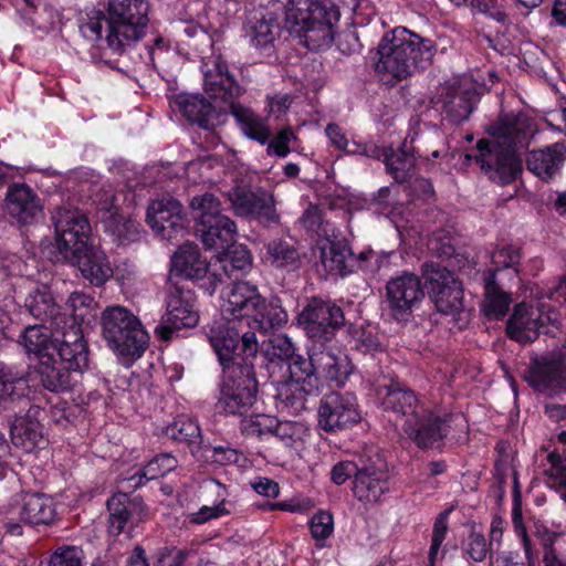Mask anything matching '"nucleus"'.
<instances>
[{"label":"nucleus","instance_id":"nucleus-1","mask_svg":"<svg viewBox=\"0 0 566 566\" xmlns=\"http://www.w3.org/2000/svg\"><path fill=\"white\" fill-rule=\"evenodd\" d=\"M210 344L223 366V380L218 408L226 413L241 415L256 398V380L252 371V359L259 352L254 333L240 336L229 324H217L210 328Z\"/></svg>","mask_w":566,"mask_h":566},{"label":"nucleus","instance_id":"nucleus-2","mask_svg":"<svg viewBox=\"0 0 566 566\" xmlns=\"http://www.w3.org/2000/svg\"><path fill=\"white\" fill-rule=\"evenodd\" d=\"M532 132L526 115L510 114L490 129V140L478 143V161L491 180L506 185L516 178L522 163L520 149L527 146Z\"/></svg>","mask_w":566,"mask_h":566},{"label":"nucleus","instance_id":"nucleus-3","mask_svg":"<svg viewBox=\"0 0 566 566\" xmlns=\"http://www.w3.org/2000/svg\"><path fill=\"white\" fill-rule=\"evenodd\" d=\"M436 52L433 41L406 28H395L385 33L378 44L375 72L382 82L395 84L430 65Z\"/></svg>","mask_w":566,"mask_h":566},{"label":"nucleus","instance_id":"nucleus-4","mask_svg":"<svg viewBox=\"0 0 566 566\" xmlns=\"http://www.w3.org/2000/svg\"><path fill=\"white\" fill-rule=\"evenodd\" d=\"M147 13L145 0H108L106 17L101 11H93L81 25V33L91 42L102 40L105 33L108 46L119 51L144 35Z\"/></svg>","mask_w":566,"mask_h":566},{"label":"nucleus","instance_id":"nucleus-5","mask_svg":"<svg viewBox=\"0 0 566 566\" xmlns=\"http://www.w3.org/2000/svg\"><path fill=\"white\" fill-rule=\"evenodd\" d=\"M378 399L384 409L401 418V428L420 448L440 444L446 436L448 420L441 419L419 403L415 394L397 380L379 386Z\"/></svg>","mask_w":566,"mask_h":566},{"label":"nucleus","instance_id":"nucleus-6","mask_svg":"<svg viewBox=\"0 0 566 566\" xmlns=\"http://www.w3.org/2000/svg\"><path fill=\"white\" fill-rule=\"evenodd\" d=\"M220 311L224 319L245 323L260 332L280 328L287 322V313L281 304L268 301L256 285L247 281L235 282L221 293Z\"/></svg>","mask_w":566,"mask_h":566},{"label":"nucleus","instance_id":"nucleus-7","mask_svg":"<svg viewBox=\"0 0 566 566\" xmlns=\"http://www.w3.org/2000/svg\"><path fill=\"white\" fill-rule=\"evenodd\" d=\"M339 18L331 0H289L284 28L310 50H319L332 44Z\"/></svg>","mask_w":566,"mask_h":566},{"label":"nucleus","instance_id":"nucleus-8","mask_svg":"<svg viewBox=\"0 0 566 566\" xmlns=\"http://www.w3.org/2000/svg\"><path fill=\"white\" fill-rule=\"evenodd\" d=\"M102 335L118 360L130 366L149 344V335L140 319L120 305L106 307L101 315Z\"/></svg>","mask_w":566,"mask_h":566},{"label":"nucleus","instance_id":"nucleus-9","mask_svg":"<svg viewBox=\"0 0 566 566\" xmlns=\"http://www.w3.org/2000/svg\"><path fill=\"white\" fill-rule=\"evenodd\" d=\"M88 366L87 345L78 328L66 331L54 353L39 359L38 373L43 386L53 392L65 391L75 381L73 373H82Z\"/></svg>","mask_w":566,"mask_h":566},{"label":"nucleus","instance_id":"nucleus-10","mask_svg":"<svg viewBox=\"0 0 566 566\" xmlns=\"http://www.w3.org/2000/svg\"><path fill=\"white\" fill-rule=\"evenodd\" d=\"M193 218L202 227L201 240L207 249H220L237 237L235 223L222 214L219 200L211 193L196 196L190 201Z\"/></svg>","mask_w":566,"mask_h":566},{"label":"nucleus","instance_id":"nucleus-11","mask_svg":"<svg viewBox=\"0 0 566 566\" xmlns=\"http://www.w3.org/2000/svg\"><path fill=\"white\" fill-rule=\"evenodd\" d=\"M287 379L277 387V400L281 409L298 413L305 409L306 398L317 392V376L311 357L298 353L286 364Z\"/></svg>","mask_w":566,"mask_h":566},{"label":"nucleus","instance_id":"nucleus-12","mask_svg":"<svg viewBox=\"0 0 566 566\" xmlns=\"http://www.w3.org/2000/svg\"><path fill=\"white\" fill-rule=\"evenodd\" d=\"M52 221L55 230V247L64 261L76 256L95 243L88 219L77 208L71 206L57 208L52 216Z\"/></svg>","mask_w":566,"mask_h":566},{"label":"nucleus","instance_id":"nucleus-13","mask_svg":"<svg viewBox=\"0 0 566 566\" xmlns=\"http://www.w3.org/2000/svg\"><path fill=\"white\" fill-rule=\"evenodd\" d=\"M423 277L436 308L453 318H468L463 302V287L453 274L438 263L423 265Z\"/></svg>","mask_w":566,"mask_h":566},{"label":"nucleus","instance_id":"nucleus-14","mask_svg":"<svg viewBox=\"0 0 566 566\" xmlns=\"http://www.w3.org/2000/svg\"><path fill=\"white\" fill-rule=\"evenodd\" d=\"M119 196L105 190L96 201L95 217L104 232L117 244L134 242L139 237V224L119 205Z\"/></svg>","mask_w":566,"mask_h":566},{"label":"nucleus","instance_id":"nucleus-15","mask_svg":"<svg viewBox=\"0 0 566 566\" xmlns=\"http://www.w3.org/2000/svg\"><path fill=\"white\" fill-rule=\"evenodd\" d=\"M546 323L553 325L559 323V314L549 305L543 303L538 307H533L526 303H520L514 307L506 323V334L520 344L531 343L538 337L541 328Z\"/></svg>","mask_w":566,"mask_h":566},{"label":"nucleus","instance_id":"nucleus-16","mask_svg":"<svg viewBox=\"0 0 566 566\" xmlns=\"http://www.w3.org/2000/svg\"><path fill=\"white\" fill-rule=\"evenodd\" d=\"M361 419L357 399L350 392H329L321 399L317 424L326 432L348 429Z\"/></svg>","mask_w":566,"mask_h":566},{"label":"nucleus","instance_id":"nucleus-17","mask_svg":"<svg viewBox=\"0 0 566 566\" xmlns=\"http://www.w3.org/2000/svg\"><path fill=\"white\" fill-rule=\"evenodd\" d=\"M298 323L311 338L327 340L343 325L344 313L328 301L313 298L300 313Z\"/></svg>","mask_w":566,"mask_h":566},{"label":"nucleus","instance_id":"nucleus-18","mask_svg":"<svg viewBox=\"0 0 566 566\" xmlns=\"http://www.w3.org/2000/svg\"><path fill=\"white\" fill-rule=\"evenodd\" d=\"M146 222L153 232L163 240H172L186 229L182 206L172 197H161L150 201Z\"/></svg>","mask_w":566,"mask_h":566},{"label":"nucleus","instance_id":"nucleus-19","mask_svg":"<svg viewBox=\"0 0 566 566\" xmlns=\"http://www.w3.org/2000/svg\"><path fill=\"white\" fill-rule=\"evenodd\" d=\"M198 321L195 294L190 290L172 286L167 297L166 313L160 326L161 337L168 338L172 329L195 327Z\"/></svg>","mask_w":566,"mask_h":566},{"label":"nucleus","instance_id":"nucleus-20","mask_svg":"<svg viewBox=\"0 0 566 566\" xmlns=\"http://www.w3.org/2000/svg\"><path fill=\"white\" fill-rule=\"evenodd\" d=\"M476 102L478 93L473 83L463 78L442 85L434 103L451 122L460 123L469 118Z\"/></svg>","mask_w":566,"mask_h":566},{"label":"nucleus","instance_id":"nucleus-21","mask_svg":"<svg viewBox=\"0 0 566 566\" xmlns=\"http://www.w3.org/2000/svg\"><path fill=\"white\" fill-rule=\"evenodd\" d=\"M234 213L239 217L253 216L259 221L277 222L279 214L272 193L264 190L251 191L244 187H234L228 192Z\"/></svg>","mask_w":566,"mask_h":566},{"label":"nucleus","instance_id":"nucleus-22","mask_svg":"<svg viewBox=\"0 0 566 566\" xmlns=\"http://www.w3.org/2000/svg\"><path fill=\"white\" fill-rule=\"evenodd\" d=\"M235 238L226 244L212 260L210 283L206 286V293L212 295L224 277H230L234 272H245L252 266V255L243 244H235Z\"/></svg>","mask_w":566,"mask_h":566},{"label":"nucleus","instance_id":"nucleus-23","mask_svg":"<svg viewBox=\"0 0 566 566\" xmlns=\"http://www.w3.org/2000/svg\"><path fill=\"white\" fill-rule=\"evenodd\" d=\"M212 261L208 262L197 244L186 242L178 247L170 258V279L181 277L192 282L203 281L201 287L210 283Z\"/></svg>","mask_w":566,"mask_h":566},{"label":"nucleus","instance_id":"nucleus-24","mask_svg":"<svg viewBox=\"0 0 566 566\" xmlns=\"http://www.w3.org/2000/svg\"><path fill=\"white\" fill-rule=\"evenodd\" d=\"M386 289L389 310L397 319L405 318L423 297L419 277L410 273L391 279Z\"/></svg>","mask_w":566,"mask_h":566},{"label":"nucleus","instance_id":"nucleus-25","mask_svg":"<svg viewBox=\"0 0 566 566\" xmlns=\"http://www.w3.org/2000/svg\"><path fill=\"white\" fill-rule=\"evenodd\" d=\"M311 359L317 376V389L319 388V379L335 382L337 386L344 385L353 370L352 363L346 354L324 345L313 346Z\"/></svg>","mask_w":566,"mask_h":566},{"label":"nucleus","instance_id":"nucleus-26","mask_svg":"<svg viewBox=\"0 0 566 566\" xmlns=\"http://www.w3.org/2000/svg\"><path fill=\"white\" fill-rule=\"evenodd\" d=\"M203 87L212 98L229 101L241 95V88L228 72L220 56L212 55L202 62Z\"/></svg>","mask_w":566,"mask_h":566},{"label":"nucleus","instance_id":"nucleus-27","mask_svg":"<svg viewBox=\"0 0 566 566\" xmlns=\"http://www.w3.org/2000/svg\"><path fill=\"white\" fill-rule=\"evenodd\" d=\"M8 213L19 223L31 224L42 216V203L38 195L25 184L11 185L6 195Z\"/></svg>","mask_w":566,"mask_h":566},{"label":"nucleus","instance_id":"nucleus-28","mask_svg":"<svg viewBox=\"0 0 566 566\" xmlns=\"http://www.w3.org/2000/svg\"><path fill=\"white\" fill-rule=\"evenodd\" d=\"M109 511L108 531L112 535H119L126 524L137 525L145 517V505L138 497H129L126 493L114 494L107 501Z\"/></svg>","mask_w":566,"mask_h":566},{"label":"nucleus","instance_id":"nucleus-29","mask_svg":"<svg viewBox=\"0 0 566 566\" xmlns=\"http://www.w3.org/2000/svg\"><path fill=\"white\" fill-rule=\"evenodd\" d=\"M66 262L76 265L83 279L94 286L104 285L113 276V268L108 258L95 243Z\"/></svg>","mask_w":566,"mask_h":566},{"label":"nucleus","instance_id":"nucleus-30","mask_svg":"<svg viewBox=\"0 0 566 566\" xmlns=\"http://www.w3.org/2000/svg\"><path fill=\"white\" fill-rule=\"evenodd\" d=\"M13 4L32 30L49 32L60 22V13L44 0H13Z\"/></svg>","mask_w":566,"mask_h":566},{"label":"nucleus","instance_id":"nucleus-31","mask_svg":"<svg viewBox=\"0 0 566 566\" xmlns=\"http://www.w3.org/2000/svg\"><path fill=\"white\" fill-rule=\"evenodd\" d=\"M11 440L15 447L25 452L42 449L46 444L48 440L41 423L35 418V411L29 410L25 416L14 419L11 426Z\"/></svg>","mask_w":566,"mask_h":566},{"label":"nucleus","instance_id":"nucleus-32","mask_svg":"<svg viewBox=\"0 0 566 566\" xmlns=\"http://www.w3.org/2000/svg\"><path fill=\"white\" fill-rule=\"evenodd\" d=\"M175 104L188 120L201 128L211 129L220 123L221 113L200 95L181 94Z\"/></svg>","mask_w":566,"mask_h":566},{"label":"nucleus","instance_id":"nucleus-33","mask_svg":"<svg viewBox=\"0 0 566 566\" xmlns=\"http://www.w3.org/2000/svg\"><path fill=\"white\" fill-rule=\"evenodd\" d=\"M526 380L538 392L554 395L566 391V370L557 364H536L526 375Z\"/></svg>","mask_w":566,"mask_h":566},{"label":"nucleus","instance_id":"nucleus-34","mask_svg":"<svg viewBox=\"0 0 566 566\" xmlns=\"http://www.w3.org/2000/svg\"><path fill=\"white\" fill-rule=\"evenodd\" d=\"M566 157V144L556 143L553 146L531 151L526 158L527 168L543 180H549L559 169Z\"/></svg>","mask_w":566,"mask_h":566},{"label":"nucleus","instance_id":"nucleus-35","mask_svg":"<svg viewBox=\"0 0 566 566\" xmlns=\"http://www.w3.org/2000/svg\"><path fill=\"white\" fill-rule=\"evenodd\" d=\"M321 261L329 274L344 276L352 271L353 253L344 240L321 243Z\"/></svg>","mask_w":566,"mask_h":566},{"label":"nucleus","instance_id":"nucleus-36","mask_svg":"<svg viewBox=\"0 0 566 566\" xmlns=\"http://www.w3.org/2000/svg\"><path fill=\"white\" fill-rule=\"evenodd\" d=\"M20 518L29 524H50L56 511L53 500L44 494H24L20 503Z\"/></svg>","mask_w":566,"mask_h":566},{"label":"nucleus","instance_id":"nucleus-37","mask_svg":"<svg viewBox=\"0 0 566 566\" xmlns=\"http://www.w3.org/2000/svg\"><path fill=\"white\" fill-rule=\"evenodd\" d=\"M387 490L386 474L378 469L364 468L354 481V495L364 503H376Z\"/></svg>","mask_w":566,"mask_h":566},{"label":"nucleus","instance_id":"nucleus-38","mask_svg":"<svg viewBox=\"0 0 566 566\" xmlns=\"http://www.w3.org/2000/svg\"><path fill=\"white\" fill-rule=\"evenodd\" d=\"M231 113L245 137L256 140L261 145L268 144L271 129L265 118L241 105H232Z\"/></svg>","mask_w":566,"mask_h":566},{"label":"nucleus","instance_id":"nucleus-39","mask_svg":"<svg viewBox=\"0 0 566 566\" xmlns=\"http://www.w3.org/2000/svg\"><path fill=\"white\" fill-rule=\"evenodd\" d=\"M280 27L272 12L260 13L249 21L247 35L251 44L259 50L266 51L279 35Z\"/></svg>","mask_w":566,"mask_h":566},{"label":"nucleus","instance_id":"nucleus-40","mask_svg":"<svg viewBox=\"0 0 566 566\" xmlns=\"http://www.w3.org/2000/svg\"><path fill=\"white\" fill-rule=\"evenodd\" d=\"M24 306L40 319H51L59 326V306L46 285L35 286L25 297Z\"/></svg>","mask_w":566,"mask_h":566},{"label":"nucleus","instance_id":"nucleus-41","mask_svg":"<svg viewBox=\"0 0 566 566\" xmlns=\"http://www.w3.org/2000/svg\"><path fill=\"white\" fill-rule=\"evenodd\" d=\"M208 485L216 489L219 501L213 505H203L197 512L190 513L188 521L191 524L201 525L211 520L227 516L232 511V504L228 501V489L217 480H210Z\"/></svg>","mask_w":566,"mask_h":566},{"label":"nucleus","instance_id":"nucleus-42","mask_svg":"<svg viewBox=\"0 0 566 566\" xmlns=\"http://www.w3.org/2000/svg\"><path fill=\"white\" fill-rule=\"evenodd\" d=\"M178 465V461L170 453H161L154 457L143 469L126 478L129 488L136 489L146 481L155 480L171 472Z\"/></svg>","mask_w":566,"mask_h":566},{"label":"nucleus","instance_id":"nucleus-43","mask_svg":"<svg viewBox=\"0 0 566 566\" xmlns=\"http://www.w3.org/2000/svg\"><path fill=\"white\" fill-rule=\"evenodd\" d=\"M512 303L510 294L503 292L495 283L494 275L490 273L484 280V301L482 312L489 318L504 316Z\"/></svg>","mask_w":566,"mask_h":566},{"label":"nucleus","instance_id":"nucleus-44","mask_svg":"<svg viewBox=\"0 0 566 566\" xmlns=\"http://www.w3.org/2000/svg\"><path fill=\"white\" fill-rule=\"evenodd\" d=\"M22 345L28 353H33L39 359L44 355L56 352L55 345L52 343V332L43 325H33L24 329L22 336Z\"/></svg>","mask_w":566,"mask_h":566},{"label":"nucleus","instance_id":"nucleus-45","mask_svg":"<svg viewBox=\"0 0 566 566\" xmlns=\"http://www.w3.org/2000/svg\"><path fill=\"white\" fill-rule=\"evenodd\" d=\"M545 475L549 488L554 489L560 499L566 502V452H551L547 454Z\"/></svg>","mask_w":566,"mask_h":566},{"label":"nucleus","instance_id":"nucleus-46","mask_svg":"<svg viewBox=\"0 0 566 566\" xmlns=\"http://www.w3.org/2000/svg\"><path fill=\"white\" fill-rule=\"evenodd\" d=\"M67 310L71 312L73 322L67 331L81 328V324L94 316V297L83 292H73L66 302ZM83 334V332H81Z\"/></svg>","mask_w":566,"mask_h":566},{"label":"nucleus","instance_id":"nucleus-47","mask_svg":"<svg viewBox=\"0 0 566 566\" xmlns=\"http://www.w3.org/2000/svg\"><path fill=\"white\" fill-rule=\"evenodd\" d=\"M277 419L270 415H252L241 420V431L247 437H254L261 440L272 437Z\"/></svg>","mask_w":566,"mask_h":566},{"label":"nucleus","instance_id":"nucleus-48","mask_svg":"<svg viewBox=\"0 0 566 566\" xmlns=\"http://www.w3.org/2000/svg\"><path fill=\"white\" fill-rule=\"evenodd\" d=\"M272 436L276 437L285 447L298 449L308 436V430L301 422L277 420Z\"/></svg>","mask_w":566,"mask_h":566},{"label":"nucleus","instance_id":"nucleus-49","mask_svg":"<svg viewBox=\"0 0 566 566\" xmlns=\"http://www.w3.org/2000/svg\"><path fill=\"white\" fill-rule=\"evenodd\" d=\"M27 389L28 381L22 375L0 364V400L23 396Z\"/></svg>","mask_w":566,"mask_h":566},{"label":"nucleus","instance_id":"nucleus-50","mask_svg":"<svg viewBox=\"0 0 566 566\" xmlns=\"http://www.w3.org/2000/svg\"><path fill=\"white\" fill-rule=\"evenodd\" d=\"M266 261L276 268H295L298 253L284 241H272L266 245Z\"/></svg>","mask_w":566,"mask_h":566},{"label":"nucleus","instance_id":"nucleus-51","mask_svg":"<svg viewBox=\"0 0 566 566\" xmlns=\"http://www.w3.org/2000/svg\"><path fill=\"white\" fill-rule=\"evenodd\" d=\"M165 434L177 441L192 443L200 438V428L193 419L180 416L166 427Z\"/></svg>","mask_w":566,"mask_h":566},{"label":"nucleus","instance_id":"nucleus-52","mask_svg":"<svg viewBox=\"0 0 566 566\" xmlns=\"http://www.w3.org/2000/svg\"><path fill=\"white\" fill-rule=\"evenodd\" d=\"M449 511H444L438 515L434 521L432 539L429 549V565L437 566L444 557V549H441V545L446 538L448 532V517Z\"/></svg>","mask_w":566,"mask_h":566},{"label":"nucleus","instance_id":"nucleus-53","mask_svg":"<svg viewBox=\"0 0 566 566\" xmlns=\"http://www.w3.org/2000/svg\"><path fill=\"white\" fill-rule=\"evenodd\" d=\"M385 164L395 180L402 182L413 168L415 159L402 150L386 154Z\"/></svg>","mask_w":566,"mask_h":566},{"label":"nucleus","instance_id":"nucleus-54","mask_svg":"<svg viewBox=\"0 0 566 566\" xmlns=\"http://www.w3.org/2000/svg\"><path fill=\"white\" fill-rule=\"evenodd\" d=\"M325 134H326L331 145H333L334 147H336L339 150H345L349 154H359V155H366V156H376V154H377L376 148L368 149L367 146L357 145V144H354L355 148L349 149L348 148L349 143H348V139H347L345 133L336 124H328L325 129Z\"/></svg>","mask_w":566,"mask_h":566},{"label":"nucleus","instance_id":"nucleus-55","mask_svg":"<svg viewBox=\"0 0 566 566\" xmlns=\"http://www.w3.org/2000/svg\"><path fill=\"white\" fill-rule=\"evenodd\" d=\"M266 354L271 361L287 364L297 353L294 344L286 335H276L270 340Z\"/></svg>","mask_w":566,"mask_h":566},{"label":"nucleus","instance_id":"nucleus-56","mask_svg":"<svg viewBox=\"0 0 566 566\" xmlns=\"http://www.w3.org/2000/svg\"><path fill=\"white\" fill-rule=\"evenodd\" d=\"M537 536L539 537L542 544L545 547L544 565L545 566H566V562L560 559L556 555L555 551L552 548V545L555 544L559 538H562L564 536V534L555 532V531H551L546 527H538Z\"/></svg>","mask_w":566,"mask_h":566},{"label":"nucleus","instance_id":"nucleus-57","mask_svg":"<svg viewBox=\"0 0 566 566\" xmlns=\"http://www.w3.org/2000/svg\"><path fill=\"white\" fill-rule=\"evenodd\" d=\"M191 555L190 549L164 547L155 554L151 566H184Z\"/></svg>","mask_w":566,"mask_h":566},{"label":"nucleus","instance_id":"nucleus-58","mask_svg":"<svg viewBox=\"0 0 566 566\" xmlns=\"http://www.w3.org/2000/svg\"><path fill=\"white\" fill-rule=\"evenodd\" d=\"M310 530L315 541H324L334 532V518L327 511H319L310 521Z\"/></svg>","mask_w":566,"mask_h":566},{"label":"nucleus","instance_id":"nucleus-59","mask_svg":"<svg viewBox=\"0 0 566 566\" xmlns=\"http://www.w3.org/2000/svg\"><path fill=\"white\" fill-rule=\"evenodd\" d=\"M83 552L76 546L59 547L51 556L49 566H82Z\"/></svg>","mask_w":566,"mask_h":566},{"label":"nucleus","instance_id":"nucleus-60","mask_svg":"<svg viewBox=\"0 0 566 566\" xmlns=\"http://www.w3.org/2000/svg\"><path fill=\"white\" fill-rule=\"evenodd\" d=\"M205 455L207 460L220 465L239 463L240 459L243 458L235 449L224 446L207 447Z\"/></svg>","mask_w":566,"mask_h":566},{"label":"nucleus","instance_id":"nucleus-61","mask_svg":"<svg viewBox=\"0 0 566 566\" xmlns=\"http://www.w3.org/2000/svg\"><path fill=\"white\" fill-rule=\"evenodd\" d=\"M295 139L296 136L290 127L281 129L272 140L269 139L268 154L286 157L291 151L290 144Z\"/></svg>","mask_w":566,"mask_h":566},{"label":"nucleus","instance_id":"nucleus-62","mask_svg":"<svg viewBox=\"0 0 566 566\" xmlns=\"http://www.w3.org/2000/svg\"><path fill=\"white\" fill-rule=\"evenodd\" d=\"M219 1L220 0H209L208 4H206L201 0H190L186 7L189 21L202 23V20L208 18L210 12L217 11L218 14H221L222 11L218 6Z\"/></svg>","mask_w":566,"mask_h":566},{"label":"nucleus","instance_id":"nucleus-63","mask_svg":"<svg viewBox=\"0 0 566 566\" xmlns=\"http://www.w3.org/2000/svg\"><path fill=\"white\" fill-rule=\"evenodd\" d=\"M521 254L520 250L513 245H505L492 254V263L496 268L507 269V268H514L517 272V264L520 262Z\"/></svg>","mask_w":566,"mask_h":566},{"label":"nucleus","instance_id":"nucleus-64","mask_svg":"<svg viewBox=\"0 0 566 566\" xmlns=\"http://www.w3.org/2000/svg\"><path fill=\"white\" fill-rule=\"evenodd\" d=\"M292 98L289 94H274L266 97L265 111L268 117L279 119L291 106Z\"/></svg>","mask_w":566,"mask_h":566}]
</instances>
